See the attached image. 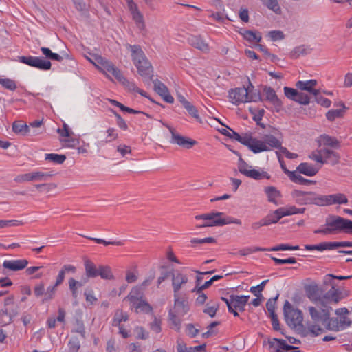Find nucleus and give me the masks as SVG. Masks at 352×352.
<instances>
[{"label": "nucleus", "mask_w": 352, "mask_h": 352, "mask_svg": "<svg viewBox=\"0 0 352 352\" xmlns=\"http://www.w3.org/2000/svg\"><path fill=\"white\" fill-rule=\"evenodd\" d=\"M188 41L191 46L202 52L208 53L210 51L208 43L200 36L192 35L188 37Z\"/></svg>", "instance_id": "24"}, {"label": "nucleus", "mask_w": 352, "mask_h": 352, "mask_svg": "<svg viewBox=\"0 0 352 352\" xmlns=\"http://www.w3.org/2000/svg\"><path fill=\"white\" fill-rule=\"evenodd\" d=\"M263 94L265 100L272 104L277 111H279L283 104L276 95V91L270 87H265L263 89Z\"/></svg>", "instance_id": "22"}, {"label": "nucleus", "mask_w": 352, "mask_h": 352, "mask_svg": "<svg viewBox=\"0 0 352 352\" xmlns=\"http://www.w3.org/2000/svg\"><path fill=\"white\" fill-rule=\"evenodd\" d=\"M243 38L250 43H258L261 40V35L259 33L251 30H245L242 33Z\"/></svg>", "instance_id": "43"}, {"label": "nucleus", "mask_w": 352, "mask_h": 352, "mask_svg": "<svg viewBox=\"0 0 352 352\" xmlns=\"http://www.w3.org/2000/svg\"><path fill=\"white\" fill-rule=\"evenodd\" d=\"M337 109L328 111L326 113V118L329 121H334L337 118H342L346 111V107L343 102H339L336 104Z\"/></svg>", "instance_id": "30"}, {"label": "nucleus", "mask_w": 352, "mask_h": 352, "mask_svg": "<svg viewBox=\"0 0 352 352\" xmlns=\"http://www.w3.org/2000/svg\"><path fill=\"white\" fill-rule=\"evenodd\" d=\"M19 61L29 66L36 67L40 70H50L52 67L51 62L39 56H19Z\"/></svg>", "instance_id": "14"}, {"label": "nucleus", "mask_w": 352, "mask_h": 352, "mask_svg": "<svg viewBox=\"0 0 352 352\" xmlns=\"http://www.w3.org/2000/svg\"><path fill=\"white\" fill-rule=\"evenodd\" d=\"M56 288L57 286L55 285L49 286L45 292L44 300H51L56 292Z\"/></svg>", "instance_id": "63"}, {"label": "nucleus", "mask_w": 352, "mask_h": 352, "mask_svg": "<svg viewBox=\"0 0 352 352\" xmlns=\"http://www.w3.org/2000/svg\"><path fill=\"white\" fill-rule=\"evenodd\" d=\"M177 352H206V344H203L194 347H188L186 344H179Z\"/></svg>", "instance_id": "36"}, {"label": "nucleus", "mask_w": 352, "mask_h": 352, "mask_svg": "<svg viewBox=\"0 0 352 352\" xmlns=\"http://www.w3.org/2000/svg\"><path fill=\"white\" fill-rule=\"evenodd\" d=\"M278 297V295H277L274 298H270L267 300L266 303V308L267 309V311L270 314V316L276 314L275 309H276V300Z\"/></svg>", "instance_id": "58"}, {"label": "nucleus", "mask_w": 352, "mask_h": 352, "mask_svg": "<svg viewBox=\"0 0 352 352\" xmlns=\"http://www.w3.org/2000/svg\"><path fill=\"white\" fill-rule=\"evenodd\" d=\"M268 36L272 41H280L284 38V34L280 30H272L268 33Z\"/></svg>", "instance_id": "62"}, {"label": "nucleus", "mask_w": 352, "mask_h": 352, "mask_svg": "<svg viewBox=\"0 0 352 352\" xmlns=\"http://www.w3.org/2000/svg\"><path fill=\"white\" fill-rule=\"evenodd\" d=\"M195 219L205 221L209 227L223 226L228 224L241 225V221L236 218L226 217L223 212H215L195 216Z\"/></svg>", "instance_id": "6"}, {"label": "nucleus", "mask_w": 352, "mask_h": 352, "mask_svg": "<svg viewBox=\"0 0 352 352\" xmlns=\"http://www.w3.org/2000/svg\"><path fill=\"white\" fill-rule=\"evenodd\" d=\"M107 136L104 140L105 143L113 142L118 139V133L113 127H109L106 131Z\"/></svg>", "instance_id": "50"}, {"label": "nucleus", "mask_w": 352, "mask_h": 352, "mask_svg": "<svg viewBox=\"0 0 352 352\" xmlns=\"http://www.w3.org/2000/svg\"><path fill=\"white\" fill-rule=\"evenodd\" d=\"M154 90L163 98V100L170 104L174 102L173 97L170 94L167 87L158 79L153 80Z\"/></svg>", "instance_id": "21"}, {"label": "nucleus", "mask_w": 352, "mask_h": 352, "mask_svg": "<svg viewBox=\"0 0 352 352\" xmlns=\"http://www.w3.org/2000/svg\"><path fill=\"white\" fill-rule=\"evenodd\" d=\"M294 101H296L300 104L305 105V104H308L309 103L310 98L307 94L298 91Z\"/></svg>", "instance_id": "60"}, {"label": "nucleus", "mask_w": 352, "mask_h": 352, "mask_svg": "<svg viewBox=\"0 0 352 352\" xmlns=\"http://www.w3.org/2000/svg\"><path fill=\"white\" fill-rule=\"evenodd\" d=\"M69 352H78L80 349V344L77 339H72L68 343Z\"/></svg>", "instance_id": "64"}, {"label": "nucleus", "mask_w": 352, "mask_h": 352, "mask_svg": "<svg viewBox=\"0 0 352 352\" xmlns=\"http://www.w3.org/2000/svg\"><path fill=\"white\" fill-rule=\"evenodd\" d=\"M172 287L173 295H183L185 294L182 290L185 289L188 283V277L186 274L180 272L172 274Z\"/></svg>", "instance_id": "16"}, {"label": "nucleus", "mask_w": 352, "mask_h": 352, "mask_svg": "<svg viewBox=\"0 0 352 352\" xmlns=\"http://www.w3.org/2000/svg\"><path fill=\"white\" fill-rule=\"evenodd\" d=\"M305 249L309 251L318 250L320 252L333 250L331 242H324L317 245H305Z\"/></svg>", "instance_id": "35"}, {"label": "nucleus", "mask_w": 352, "mask_h": 352, "mask_svg": "<svg viewBox=\"0 0 352 352\" xmlns=\"http://www.w3.org/2000/svg\"><path fill=\"white\" fill-rule=\"evenodd\" d=\"M300 249L298 245L292 246L288 244H280L272 248H269L270 251H285V250H298Z\"/></svg>", "instance_id": "54"}, {"label": "nucleus", "mask_w": 352, "mask_h": 352, "mask_svg": "<svg viewBox=\"0 0 352 352\" xmlns=\"http://www.w3.org/2000/svg\"><path fill=\"white\" fill-rule=\"evenodd\" d=\"M82 285V283H80V282H78V280H75L73 278H71L69 280V287L70 290L72 292V295H73L74 297L76 298L77 296V294H78L77 289H78V287H80Z\"/></svg>", "instance_id": "55"}, {"label": "nucleus", "mask_w": 352, "mask_h": 352, "mask_svg": "<svg viewBox=\"0 0 352 352\" xmlns=\"http://www.w3.org/2000/svg\"><path fill=\"white\" fill-rule=\"evenodd\" d=\"M0 84L5 88L10 91H14L16 89V84L14 80L10 78H0Z\"/></svg>", "instance_id": "52"}, {"label": "nucleus", "mask_w": 352, "mask_h": 352, "mask_svg": "<svg viewBox=\"0 0 352 352\" xmlns=\"http://www.w3.org/2000/svg\"><path fill=\"white\" fill-rule=\"evenodd\" d=\"M56 132L60 136L59 138H67L73 133L66 123H63L62 128H58Z\"/></svg>", "instance_id": "53"}, {"label": "nucleus", "mask_w": 352, "mask_h": 352, "mask_svg": "<svg viewBox=\"0 0 352 352\" xmlns=\"http://www.w3.org/2000/svg\"><path fill=\"white\" fill-rule=\"evenodd\" d=\"M124 300L129 301L131 309L137 314H150L153 311L152 307L144 298V293L141 287H133Z\"/></svg>", "instance_id": "4"}, {"label": "nucleus", "mask_w": 352, "mask_h": 352, "mask_svg": "<svg viewBox=\"0 0 352 352\" xmlns=\"http://www.w3.org/2000/svg\"><path fill=\"white\" fill-rule=\"evenodd\" d=\"M322 164H330L331 165L337 164L339 162L340 157L333 150L328 148H322Z\"/></svg>", "instance_id": "28"}, {"label": "nucleus", "mask_w": 352, "mask_h": 352, "mask_svg": "<svg viewBox=\"0 0 352 352\" xmlns=\"http://www.w3.org/2000/svg\"><path fill=\"white\" fill-rule=\"evenodd\" d=\"M230 131H231V133L227 134L224 132H222V134L236 140V141H238L239 142L245 146L250 133H244L242 135H239L238 133L234 131L232 129H230Z\"/></svg>", "instance_id": "44"}, {"label": "nucleus", "mask_w": 352, "mask_h": 352, "mask_svg": "<svg viewBox=\"0 0 352 352\" xmlns=\"http://www.w3.org/2000/svg\"><path fill=\"white\" fill-rule=\"evenodd\" d=\"M45 160L52 162L56 164H62L65 161L66 156L65 155H60L57 153H47L45 155Z\"/></svg>", "instance_id": "41"}, {"label": "nucleus", "mask_w": 352, "mask_h": 352, "mask_svg": "<svg viewBox=\"0 0 352 352\" xmlns=\"http://www.w3.org/2000/svg\"><path fill=\"white\" fill-rule=\"evenodd\" d=\"M138 270L137 266H134L132 269L126 271L125 279L127 283H133L138 280Z\"/></svg>", "instance_id": "46"}, {"label": "nucleus", "mask_w": 352, "mask_h": 352, "mask_svg": "<svg viewBox=\"0 0 352 352\" xmlns=\"http://www.w3.org/2000/svg\"><path fill=\"white\" fill-rule=\"evenodd\" d=\"M270 346L276 352L288 351L294 349L292 346L288 345L284 340L274 338L269 342Z\"/></svg>", "instance_id": "32"}, {"label": "nucleus", "mask_w": 352, "mask_h": 352, "mask_svg": "<svg viewBox=\"0 0 352 352\" xmlns=\"http://www.w3.org/2000/svg\"><path fill=\"white\" fill-rule=\"evenodd\" d=\"M249 296H235L232 295L230 298L221 297V300L226 302L228 311L232 313L234 316H239L237 310L243 311L245 310V307L248 301Z\"/></svg>", "instance_id": "13"}, {"label": "nucleus", "mask_w": 352, "mask_h": 352, "mask_svg": "<svg viewBox=\"0 0 352 352\" xmlns=\"http://www.w3.org/2000/svg\"><path fill=\"white\" fill-rule=\"evenodd\" d=\"M28 265V261L25 258L5 260L3 267L11 271H19L25 269Z\"/></svg>", "instance_id": "25"}, {"label": "nucleus", "mask_w": 352, "mask_h": 352, "mask_svg": "<svg viewBox=\"0 0 352 352\" xmlns=\"http://www.w3.org/2000/svg\"><path fill=\"white\" fill-rule=\"evenodd\" d=\"M331 310L332 308L331 306H326L324 302H321L318 298L314 300L313 305L307 307V311L311 320L314 322V324L320 322L325 324L326 327L331 320L330 316Z\"/></svg>", "instance_id": "7"}, {"label": "nucleus", "mask_w": 352, "mask_h": 352, "mask_svg": "<svg viewBox=\"0 0 352 352\" xmlns=\"http://www.w3.org/2000/svg\"><path fill=\"white\" fill-rule=\"evenodd\" d=\"M336 314L340 316V318H331L327 324V329L333 331H339L349 327L351 321L346 315L348 314L346 308H339L335 311Z\"/></svg>", "instance_id": "11"}, {"label": "nucleus", "mask_w": 352, "mask_h": 352, "mask_svg": "<svg viewBox=\"0 0 352 352\" xmlns=\"http://www.w3.org/2000/svg\"><path fill=\"white\" fill-rule=\"evenodd\" d=\"M12 130L15 133L22 135H36L41 133L38 130H32L30 129V126H28L25 123L21 122H14L12 124Z\"/></svg>", "instance_id": "26"}, {"label": "nucleus", "mask_w": 352, "mask_h": 352, "mask_svg": "<svg viewBox=\"0 0 352 352\" xmlns=\"http://www.w3.org/2000/svg\"><path fill=\"white\" fill-rule=\"evenodd\" d=\"M283 311L286 323L289 327L300 330L303 336H318L323 332V329L319 324L307 323L306 327L302 324V313L298 309L294 308L289 302L286 301Z\"/></svg>", "instance_id": "1"}, {"label": "nucleus", "mask_w": 352, "mask_h": 352, "mask_svg": "<svg viewBox=\"0 0 352 352\" xmlns=\"http://www.w3.org/2000/svg\"><path fill=\"white\" fill-rule=\"evenodd\" d=\"M128 8L132 16L136 27L141 31H145L146 24L144 19V16L139 10L137 4L133 0H126Z\"/></svg>", "instance_id": "17"}, {"label": "nucleus", "mask_w": 352, "mask_h": 352, "mask_svg": "<svg viewBox=\"0 0 352 352\" xmlns=\"http://www.w3.org/2000/svg\"><path fill=\"white\" fill-rule=\"evenodd\" d=\"M238 169L243 175L256 180L270 179V175L267 172L261 168H254L252 166L248 164L242 158H239V160Z\"/></svg>", "instance_id": "12"}, {"label": "nucleus", "mask_w": 352, "mask_h": 352, "mask_svg": "<svg viewBox=\"0 0 352 352\" xmlns=\"http://www.w3.org/2000/svg\"><path fill=\"white\" fill-rule=\"evenodd\" d=\"M52 175L41 170H34L30 173L20 174L15 177L14 181L17 183L29 182H43L46 181Z\"/></svg>", "instance_id": "15"}, {"label": "nucleus", "mask_w": 352, "mask_h": 352, "mask_svg": "<svg viewBox=\"0 0 352 352\" xmlns=\"http://www.w3.org/2000/svg\"><path fill=\"white\" fill-rule=\"evenodd\" d=\"M191 292L196 293V294L197 295V297L196 298V302L197 304H199V305H204L205 303V302L207 300V296H206V294H204L203 292V291L200 290V292H199V291H198L197 288L194 287L191 290Z\"/></svg>", "instance_id": "56"}, {"label": "nucleus", "mask_w": 352, "mask_h": 352, "mask_svg": "<svg viewBox=\"0 0 352 352\" xmlns=\"http://www.w3.org/2000/svg\"><path fill=\"white\" fill-rule=\"evenodd\" d=\"M128 314L124 312L121 309H118L114 314L113 319L112 320V324L113 326H120L122 322H125L128 320Z\"/></svg>", "instance_id": "40"}, {"label": "nucleus", "mask_w": 352, "mask_h": 352, "mask_svg": "<svg viewBox=\"0 0 352 352\" xmlns=\"http://www.w3.org/2000/svg\"><path fill=\"white\" fill-rule=\"evenodd\" d=\"M174 308L173 311L179 316H183L190 311V303L186 294L183 295H173Z\"/></svg>", "instance_id": "19"}, {"label": "nucleus", "mask_w": 352, "mask_h": 352, "mask_svg": "<svg viewBox=\"0 0 352 352\" xmlns=\"http://www.w3.org/2000/svg\"><path fill=\"white\" fill-rule=\"evenodd\" d=\"M161 323L160 319L155 318L150 324L151 330L155 333H160L162 331Z\"/></svg>", "instance_id": "59"}, {"label": "nucleus", "mask_w": 352, "mask_h": 352, "mask_svg": "<svg viewBox=\"0 0 352 352\" xmlns=\"http://www.w3.org/2000/svg\"><path fill=\"white\" fill-rule=\"evenodd\" d=\"M289 179L296 184H315L316 182L307 179L302 177L300 174H298L296 171H293L290 173V175L289 177Z\"/></svg>", "instance_id": "38"}, {"label": "nucleus", "mask_w": 352, "mask_h": 352, "mask_svg": "<svg viewBox=\"0 0 352 352\" xmlns=\"http://www.w3.org/2000/svg\"><path fill=\"white\" fill-rule=\"evenodd\" d=\"M168 129L171 134L170 143L177 144L187 149L191 148L197 144V142L195 140L180 135L177 133L173 128L169 126Z\"/></svg>", "instance_id": "18"}, {"label": "nucleus", "mask_w": 352, "mask_h": 352, "mask_svg": "<svg viewBox=\"0 0 352 352\" xmlns=\"http://www.w3.org/2000/svg\"><path fill=\"white\" fill-rule=\"evenodd\" d=\"M59 141L64 148H74L80 144L79 140L72 138V135L67 138H59Z\"/></svg>", "instance_id": "42"}, {"label": "nucleus", "mask_w": 352, "mask_h": 352, "mask_svg": "<svg viewBox=\"0 0 352 352\" xmlns=\"http://www.w3.org/2000/svg\"><path fill=\"white\" fill-rule=\"evenodd\" d=\"M348 199L342 193H336L329 195H322V206L333 204H346Z\"/></svg>", "instance_id": "23"}, {"label": "nucleus", "mask_w": 352, "mask_h": 352, "mask_svg": "<svg viewBox=\"0 0 352 352\" xmlns=\"http://www.w3.org/2000/svg\"><path fill=\"white\" fill-rule=\"evenodd\" d=\"M263 4L276 14H280L281 9L277 0H263Z\"/></svg>", "instance_id": "47"}, {"label": "nucleus", "mask_w": 352, "mask_h": 352, "mask_svg": "<svg viewBox=\"0 0 352 352\" xmlns=\"http://www.w3.org/2000/svg\"><path fill=\"white\" fill-rule=\"evenodd\" d=\"M346 219L339 216H331L326 219L324 227L314 230L315 234L324 235L346 234Z\"/></svg>", "instance_id": "8"}, {"label": "nucleus", "mask_w": 352, "mask_h": 352, "mask_svg": "<svg viewBox=\"0 0 352 352\" xmlns=\"http://www.w3.org/2000/svg\"><path fill=\"white\" fill-rule=\"evenodd\" d=\"M283 144V137L278 131L274 134H265L261 139L254 138L250 133L245 144L252 153H260L262 152L271 151Z\"/></svg>", "instance_id": "2"}, {"label": "nucleus", "mask_w": 352, "mask_h": 352, "mask_svg": "<svg viewBox=\"0 0 352 352\" xmlns=\"http://www.w3.org/2000/svg\"><path fill=\"white\" fill-rule=\"evenodd\" d=\"M291 195L298 204H314L322 206V195H319L311 191H301L298 190H294Z\"/></svg>", "instance_id": "9"}, {"label": "nucleus", "mask_w": 352, "mask_h": 352, "mask_svg": "<svg viewBox=\"0 0 352 352\" xmlns=\"http://www.w3.org/2000/svg\"><path fill=\"white\" fill-rule=\"evenodd\" d=\"M320 167H316L312 164L303 162L300 163L297 167V170L299 173L303 174L306 176L312 177L318 173Z\"/></svg>", "instance_id": "31"}, {"label": "nucleus", "mask_w": 352, "mask_h": 352, "mask_svg": "<svg viewBox=\"0 0 352 352\" xmlns=\"http://www.w3.org/2000/svg\"><path fill=\"white\" fill-rule=\"evenodd\" d=\"M168 318L170 322L171 328L179 331L181 328V320L178 318V315L173 309L169 311Z\"/></svg>", "instance_id": "39"}, {"label": "nucleus", "mask_w": 352, "mask_h": 352, "mask_svg": "<svg viewBox=\"0 0 352 352\" xmlns=\"http://www.w3.org/2000/svg\"><path fill=\"white\" fill-rule=\"evenodd\" d=\"M87 60L107 77L112 75L118 81L125 82L126 79L120 70L105 58L98 54H91L90 57H87Z\"/></svg>", "instance_id": "5"}, {"label": "nucleus", "mask_w": 352, "mask_h": 352, "mask_svg": "<svg viewBox=\"0 0 352 352\" xmlns=\"http://www.w3.org/2000/svg\"><path fill=\"white\" fill-rule=\"evenodd\" d=\"M283 217H284L283 214L280 208H279L272 212L268 214L265 217H264V219L266 223H267V226H270L273 223H276Z\"/></svg>", "instance_id": "33"}, {"label": "nucleus", "mask_w": 352, "mask_h": 352, "mask_svg": "<svg viewBox=\"0 0 352 352\" xmlns=\"http://www.w3.org/2000/svg\"><path fill=\"white\" fill-rule=\"evenodd\" d=\"M98 276L106 280H111L114 277L111 267L107 265L99 266Z\"/></svg>", "instance_id": "45"}, {"label": "nucleus", "mask_w": 352, "mask_h": 352, "mask_svg": "<svg viewBox=\"0 0 352 352\" xmlns=\"http://www.w3.org/2000/svg\"><path fill=\"white\" fill-rule=\"evenodd\" d=\"M129 49L131 50L132 60L138 74L144 78V81L151 80L153 69L141 47L129 45Z\"/></svg>", "instance_id": "3"}, {"label": "nucleus", "mask_w": 352, "mask_h": 352, "mask_svg": "<svg viewBox=\"0 0 352 352\" xmlns=\"http://www.w3.org/2000/svg\"><path fill=\"white\" fill-rule=\"evenodd\" d=\"M86 275L88 277L94 278L98 276L99 267L96 268L93 262L87 260L85 262Z\"/></svg>", "instance_id": "37"}, {"label": "nucleus", "mask_w": 352, "mask_h": 352, "mask_svg": "<svg viewBox=\"0 0 352 352\" xmlns=\"http://www.w3.org/2000/svg\"><path fill=\"white\" fill-rule=\"evenodd\" d=\"M229 101L233 104L239 105L242 103L256 102L260 98L258 95H252L248 89L237 87L232 89L228 92Z\"/></svg>", "instance_id": "10"}, {"label": "nucleus", "mask_w": 352, "mask_h": 352, "mask_svg": "<svg viewBox=\"0 0 352 352\" xmlns=\"http://www.w3.org/2000/svg\"><path fill=\"white\" fill-rule=\"evenodd\" d=\"M188 113L193 118H198V111L195 106H193L190 102H185L184 107Z\"/></svg>", "instance_id": "61"}, {"label": "nucleus", "mask_w": 352, "mask_h": 352, "mask_svg": "<svg viewBox=\"0 0 352 352\" xmlns=\"http://www.w3.org/2000/svg\"><path fill=\"white\" fill-rule=\"evenodd\" d=\"M41 51L42 52L43 54L49 59L57 60L59 62L63 60V57L60 55L52 52V50L48 47H42L41 48Z\"/></svg>", "instance_id": "48"}, {"label": "nucleus", "mask_w": 352, "mask_h": 352, "mask_svg": "<svg viewBox=\"0 0 352 352\" xmlns=\"http://www.w3.org/2000/svg\"><path fill=\"white\" fill-rule=\"evenodd\" d=\"M23 222L21 220H3L0 219V229L8 227H17L23 225Z\"/></svg>", "instance_id": "49"}, {"label": "nucleus", "mask_w": 352, "mask_h": 352, "mask_svg": "<svg viewBox=\"0 0 352 352\" xmlns=\"http://www.w3.org/2000/svg\"><path fill=\"white\" fill-rule=\"evenodd\" d=\"M112 113H113L114 116L116 118V124L118 126L124 131H126L128 129V125L125 120L120 116V114H118L116 111H112Z\"/></svg>", "instance_id": "57"}, {"label": "nucleus", "mask_w": 352, "mask_h": 352, "mask_svg": "<svg viewBox=\"0 0 352 352\" xmlns=\"http://www.w3.org/2000/svg\"><path fill=\"white\" fill-rule=\"evenodd\" d=\"M342 298V292L333 287L318 299L326 306H331L338 304Z\"/></svg>", "instance_id": "20"}, {"label": "nucleus", "mask_w": 352, "mask_h": 352, "mask_svg": "<svg viewBox=\"0 0 352 352\" xmlns=\"http://www.w3.org/2000/svg\"><path fill=\"white\" fill-rule=\"evenodd\" d=\"M280 208L282 211L283 217L291 216L297 214H303L305 211V208H298L295 206H286Z\"/></svg>", "instance_id": "34"}, {"label": "nucleus", "mask_w": 352, "mask_h": 352, "mask_svg": "<svg viewBox=\"0 0 352 352\" xmlns=\"http://www.w3.org/2000/svg\"><path fill=\"white\" fill-rule=\"evenodd\" d=\"M267 195V201L276 206L280 204L279 199L282 197L281 192L274 186H267L264 189Z\"/></svg>", "instance_id": "29"}, {"label": "nucleus", "mask_w": 352, "mask_h": 352, "mask_svg": "<svg viewBox=\"0 0 352 352\" xmlns=\"http://www.w3.org/2000/svg\"><path fill=\"white\" fill-rule=\"evenodd\" d=\"M316 85L317 80H299L296 84L298 89L307 91L314 96H317L319 93V91L315 89Z\"/></svg>", "instance_id": "27"}, {"label": "nucleus", "mask_w": 352, "mask_h": 352, "mask_svg": "<svg viewBox=\"0 0 352 352\" xmlns=\"http://www.w3.org/2000/svg\"><path fill=\"white\" fill-rule=\"evenodd\" d=\"M307 53V49L304 45H300L295 47L290 52V57L292 58H298L300 56L305 55Z\"/></svg>", "instance_id": "51"}]
</instances>
